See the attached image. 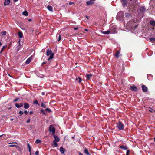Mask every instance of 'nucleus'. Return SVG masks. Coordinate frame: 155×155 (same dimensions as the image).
<instances>
[{
    "label": "nucleus",
    "mask_w": 155,
    "mask_h": 155,
    "mask_svg": "<svg viewBox=\"0 0 155 155\" xmlns=\"http://www.w3.org/2000/svg\"><path fill=\"white\" fill-rule=\"evenodd\" d=\"M137 20L136 21L134 20H131L129 21L127 23V24L128 25H129L130 27L131 28H136L137 27L138 25L137 24H135V23H136L135 21H137Z\"/></svg>",
    "instance_id": "1"
},
{
    "label": "nucleus",
    "mask_w": 155,
    "mask_h": 155,
    "mask_svg": "<svg viewBox=\"0 0 155 155\" xmlns=\"http://www.w3.org/2000/svg\"><path fill=\"white\" fill-rule=\"evenodd\" d=\"M46 54L48 56L50 55L48 59V60L53 58L54 57V54H52V51L51 50L47 49L46 51Z\"/></svg>",
    "instance_id": "2"
},
{
    "label": "nucleus",
    "mask_w": 155,
    "mask_h": 155,
    "mask_svg": "<svg viewBox=\"0 0 155 155\" xmlns=\"http://www.w3.org/2000/svg\"><path fill=\"white\" fill-rule=\"evenodd\" d=\"M110 30L111 31V33H115L117 32L116 26L114 25H111L110 26Z\"/></svg>",
    "instance_id": "3"
},
{
    "label": "nucleus",
    "mask_w": 155,
    "mask_h": 155,
    "mask_svg": "<svg viewBox=\"0 0 155 155\" xmlns=\"http://www.w3.org/2000/svg\"><path fill=\"white\" fill-rule=\"evenodd\" d=\"M117 126L118 129L120 130H123L124 129V124L120 122H119L117 124Z\"/></svg>",
    "instance_id": "4"
},
{
    "label": "nucleus",
    "mask_w": 155,
    "mask_h": 155,
    "mask_svg": "<svg viewBox=\"0 0 155 155\" xmlns=\"http://www.w3.org/2000/svg\"><path fill=\"white\" fill-rule=\"evenodd\" d=\"M124 16V14L122 11H120L118 12L117 15V17L118 18H122Z\"/></svg>",
    "instance_id": "5"
},
{
    "label": "nucleus",
    "mask_w": 155,
    "mask_h": 155,
    "mask_svg": "<svg viewBox=\"0 0 155 155\" xmlns=\"http://www.w3.org/2000/svg\"><path fill=\"white\" fill-rule=\"evenodd\" d=\"M49 130L52 132L53 135H54L55 134V129L53 127V126L52 125H50Z\"/></svg>",
    "instance_id": "6"
},
{
    "label": "nucleus",
    "mask_w": 155,
    "mask_h": 155,
    "mask_svg": "<svg viewBox=\"0 0 155 155\" xmlns=\"http://www.w3.org/2000/svg\"><path fill=\"white\" fill-rule=\"evenodd\" d=\"M144 10H138L137 12L138 13V16L140 18H141L143 17V11Z\"/></svg>",
    "instance_id": "7"
},
{
    "label": "nucleus",
    "mask_w": 155,
    "mask_h": 155,
    "mask_svg": "<svg viewBox=\"0 0 155 155\" xmlns=\"http://www.w3.org/2000/svg\"><path fill=\"white\" fill-rule=\"evenodd\" d=\"M142 90L143 92H146L148 91V88L145 85H143V84H141Z\"/></svg>",
    "instance_id": "8"
},
{
    "label": "nucleus",
    "mask_w": 155,
    "mask_h": 155,
    "mask_svg": "<svg viewBox=\"0 0 155 155\" xmlns=\"http://www.w3.org/2000/svg\"><path fill=\"white\" fill-rule=\"evenodd\" d=\"M130 89L132 91L135 92L137 91V88L135 86H130Z\"/></svg>",
    "instance_id": "9"
},
{
    "label": "nucleus",
    "mask_w": 155,
    "mask_h": 155,
    "mask_svg": "<svg viewBox=\"0 0 155 155\" xmlns=\"http://www.w3.org/2000/svg\"><path fill=\"white\" fill-rule=\"evenodd\" d=\"M23 104L22 103L19 104L16 103L15 104V106L18 108H19L20 107H21L23 106Z\"/></svg>",
    "instance_id": "10"
},
{
    "label": "nucleus",
    "mask_w": 155,
    "mask_h": 155,
    "mask_svg": "<svg viewBox=\"0 0 155 155\" xmlns=\"http://www.w3.org/2000/svg\"><path fill=\"white\" fill-rule=\"evenodd\" d=\"M123 6H126L127 4V1L126 0H120Z\"/></svg>",
    "instance_id": "11"
},
{
    "label": "nucleus",
    "mask_w": 155,
    "mask_h": 155,
    "mask_svg": "<svg viewBox=\"0 0 155 155\" xmlns=\"http://www.w3.org/2000/svg\"><path fill=\"white\" fill-rule=\"evenodd\" d=\"M95 0H90V1H88L86 2V3L87 5H91L94 3V1Z\"/></svg>",
    "instance_id": "12"
},
{
    "label": "nucleus",
    "mask_w": 155,
    "mask_h": 155,
    "mask_svg": "<svg viewBox=\"0 0 155 155\" xmlns=\"http://www.w3.org/2000/svg\"><path fill=\"white\" fill-rule=\"evenodd\" d=\"M24 108L26 109L30 107L29 104L27 103H25L24 104Z\"/></svg>",
    "instance_id": "13"
},
{
    "label": "nucleus",
    "mask_w": 155,
    "mask_h": 155,
    "mask_svg": "<svg viewBox=\"0 0 155 155\" xmlns=\"http://www.w3.org/2000/svg\"><path fill=\"white\" fill-rule=\"evenodd\" d=\"M31 56L28 58L26 60L25 63L26 64H29L31 61Z\"/></svg>",
    "instance_id": "14"
},
{
    "label": "nucleus",
    "mask_w": 155,
    "mask_h": 155,
    "mask_svg": "<svg viewBox=\"0 0 155 155\" xmlns=\"http://www.w3.org/2000/svg\"><path fill=\"white\" fill-rule=\"evenodd\" d=\"M60 151L62 154L64 153L66 150L64 149L62 147H61L60 149Z\"/></svg>",
    "instance_id": "15"
},
{
    "label": "nucleus",
    "mask_w": 155,
    "mask_h": 155,
    "mask_svg": "<svg viewBox=\"0 0 155 155\" xmlns=\"http://www.w3.org/2000/svg\"><path fill=\"white\" fill-rule=\"evenodd\" d=\"M154 2H155V0H151L150 3V5L151 6H152V8H151L150 9H153V8H154V6L153 5V3Z\"/></svg>",
    "instance_id": "16"
},
{
    "label": "nucleus",
    "mask_w": 155,
    "mask_h": 155,
    "mask_svg": "<svg viewBox=\"0 0 155 155\" xmlns=\"http://www.w3.org/2000/svg\"><path fill=\"white\" fill-rule=\"evenodd\" d=\"M10 0H5L4 2V4L5 5H7L10 3Z\"/></svg>",
    "instance_id": "17"
},
{
    "label": "nucleus",
    "mask_w": 155,
    "mask_h": 155,
    "mask_svg": "<svg viewBox=\"0 0 155 155\" xmlns=\"http://www.w3.org/2000/svg\"><path fill=\"white\" fill-rule=\"evenodd\" d=\"M120 53V51L118 50H117L116 51L115 54V56L117 58H118L119 57V54Z\"/></svg>",
    "instance_id": "18"
},
{
    "label": "nucleus",
    "mask_w": 155,
    "mask_h": 155,
    "mask_svg": "<svg viewBox=\"0 0 155 155\" xmlns=\"http://www.w3.org/2000/svg\"><path fill=\"white\" fill-rule=\"evenodd\" d=\"M23 36V34L21 31H19L18 33V36L20 38H22Z\"/></svg>",
    "instance_id": "19"
},
{
    "label": "nucleus",
    "mask_w": 155,
    "mask_h": 155,
    "mask_svg": "<svg viewBox=\"0 0 155 155\" xmlns=\"http://www.w3.org/2000/svg\"><path fill=\"white\" fill-rule=\"evenodd\" d=\"M54 137L56 142H58L59 141L60 139L58 136L54 134Z\"/></svg>",
    "instance_id": "20"
},
{
    "label": "nucleus",
    "mask_w": 155,
    "mask_h": 155,
    "mask_svg": "<svg viewBox=\"0 0 155 155\" xmlns=\"http://www.w3.org/2000/svg\"><path fill=\"white\" fill-rule=\"evenodd\" d=\"M119 148L124 150H127L128 149V147H127L124 145L120 146Z\"/></svg>",
    "instance_id": "21"
},
{
    "label": "nucleus",
    "mask_w": 155,
    "mask_h": 155,
    "mask_svg": "<svg viewBox=\"0 0 155 155\" xmlns=\"http://www.w3.org/2000/svg\"><path fill=\"white\" fill-rule=\"evenodd\" d=\"M150 24L153 26H155V21L154 20H151L150 22Z\"/></svg>",
    "instance_id": "22"
},
{
    "label": "nucleus",
    "mask_w": 155,
    "mask_h": 155,
    "mask_svg": "<svg viewBox=\"0 0 155 155\" xmlns=\"http://www.w3.org/2000/svg\"><path fill=\"white\" fill-rule=\"evenodd\" d=\"M53 142V144H52V146L53 147H57L58 146V144L55 140H54Z\"/></svg>",
    "instance_id": "23"
},
{
    "label": "nucleus",
    "mask_w": 155,
    "mask_h": 155,
    "mask_svg": "<svg viewBox=\"0 0 155 155\" xmlns=\"http://www.w3.org/2000/svg\"><path fill=\"white\" fill-rule=\"evenodd\" d=\"M103 33L105 34H108L110 33H111V31L110 30H107L103 32Z\"/></svg>",
    "instance_id": "24"
},
{
    "label": "nucleus",
    "mask_w": 155,
    "mask_h": 155,
    "mask_svg": "<svg viewBox=\"0 0 155 155\" xmlns=\"http://www.w3.org/2000/svg\"><path fill=\"white\" fill-rule=\"evenodd\" d=\"M27 148L28 149L29 151L30 152V155L31 154V147L30 145V144L29 143H28L27 144Z\"/></svg>",
    "instance_id": "25"
},
{
    "label": "nucleus",
    "mask_w": 155,
    "mask_h": 155,
    "mask_svg": "<svg viewBox=\"0 0 155 155\" xmlns=\"http://www.w3.org/2000/svg\"><path fill=\"white\" fill-rule=\"evenodd\" d=\"M84 153L87 155H90V153L88 152V150L87 148H85L84 150Z\"/></svg>",
    "instance_id": "26"
},
{
    "label": "nucleus",
    "mask_w": 155,
    "mask_h": 155,
    "mask_svg": "<svg viewBox=\"0 0 155 155\" xmlns=\"http://www.w3.org/2000/svg\"><path fill=\"white\" fill-rule=\"evenodd\" d=\"M23 15L25 16H27L28 15V13L26 10H25L22 13Z\"/></svg>",
    "instance_id": "27"
},
{
    "label": "nucleus",
    "mask_w": 155,
    "mask_h": 155,
    "mask_svg": "<svg viewBox=\"0 0 155 155\" xmlns=\"http://www.w3.org/2000/svg\"><path fill=\"white\" fill-rule=\"evenodd\" d=\"M125 16L127 18H128L130 17L131 16V15L129 13H126L125 14Z\"/></svg>",
    "instance_id": "28"
},
{
    "label": "nucleus",
    "mask_w": 155,
    "mask_h": 155,
    "mask_svg": "<svg viewBox=\"0 0 155 155\" xmlns=\"http://www.w3.org/2000/svg\"><path fill=\"white\" fill-rule=\"evenodd\" d=\"M92 76L91 74H86V78L87 79H90V77Z\"/></svg>",
    "instance_id": "29"
},
{
    "label": "nucleus",
    "mask_w": 155,
    "mask_h": 155,
    "mask_svg": "<svg viewBox=\"0 0 155 155\" xmlns=\"http://www.w3.org/2000/svg\"><path fill=\"white\" fill-rule=\"evenodd\" d=\"M2 36L5 35L6 34V32L5 31H2L1 32Z\"/></svg>",
    "instance_id": "30"
},
{
    "label": "nucleus",
    "mask_w": 155,
    "mask_h": 155,
    "mask_svg": "<svg viewBox=\"0 0 155 155\" xmlns=\"http://www.w3.org/2000/svg\"><path fill=\"white\" fill-rule=\"evenodd\" d=\"M76 80H78V82L80 83L81 81V78L79 77L78 78H76L75 79Z\"/></svg>",
    "instance_id": "31"
},
{
    "label": "nucleus",
    "mask_w": 155,
    "mask_h": 155,
    "mask_svg": "<svg viewBox=\"0 0 155 155\" xmlns=\"http://www.w3.org/2000/svg\"><path fill=\"white\" fill-rule=\"evenodd\" d=\"M7 45H5L2 47V48L1 51L0 52V54H1L2 51H3L4 49L6 47Z\"/></svg>",
    "instance_id": "32"
},
{
    "label": "nucleus",
    "mask_w": 155,
    "mask_h": 155,
    "mask_svg": "<svg viewBox=\"0 0 155 155\" xmlns=\"http://www.w3.org/2000/svg\"><path fill=\"white\" fill-rule=\"evenodd\" d=\"M41 106L42 107H43L44 108H46V105H45V104L43 102L41 103Z\"/></svg>",
    "instance_id": "33"
},
{
    "label": "nucleus",
    "mask_w": 155,
    "mask_h": 155,
    "mask_svg": "<svg viewBox=\"0 0 155 155\" xmlns=\"http://www.w3.org/2000/svg\"><path fill=\"white\" fill-rule=\"evenodd\" d=\"M58 35V41L61 40V35H59V34H57L56 35V37H57V36Z\"/></svg>",
    "instance_id": "34"
},
{
    "label": "nucleus",
    "mask_w": 155,
    "mask_h": 155,
    "mask_svg": "<svg viewBox=\"0 0 155 155\" xmlns=\"http://www.w3.org/2000/svg\"><path fill=\"white\" fill-rule=\"evenodd\" d=\"M41 142V141L39 139H37L36 140L35 143L37 144H38Z\"/></svg>",
    "instance_id": "35"
},
{
    "label": "nucleus",
    "mask_w": 155,
    "mask_h": 155,
    "mask_svg": "<svg viewBox=\"0 0 155 155\" xmlns=\"http://www.w3.org/2000/svg\"><path fill=\"white\" fill-rule=\"evenodd\" d=\"M152 42H153V41H155V38H153V37H151L149 39Z\"/></svg>",
    "instance_id": "36"
},
{
    "label": "nucleus",
    "mask_w": 155,
    "mask_h": 155,
    "mask_svg": "<svg viewBox=\"0 0 155 155\" xmlns=\"http://www.w3.org/2000/svg\"><path fill=\"white\" fill-rule=\"evenodd\" d=\"M47 8L48 10H52V7L50 5L48 6Z\"/></svg>",
    "instance_id": "37"
},
{
    "label": "nucleus",
    "mask_w": 155,
    "mask_h": 155,
    "mask_svg": "<svg viewBox=\"0 0 155 155\" xmlns=\"http://www.w3.org/2000/svg\"><path fill=\"white\" fill-rule=\"evenodd\" d=\"M146 8H145V7L144 6H141L139 8V10H145Z\"/></svg>",
    "instance_id": "38"
},
{
    "label": "nucleus",
    "mask_w": 155,
    "mask_h": 155,
    "mask_svg": "<svg viewBox=\"0 0 155 155\" xmlns=\"http://www.w3.org/2000/svg\"><path fill=\"white\" fill-rule=\"evenodd\" d=\"M33 104H36L38 105H39V104L38 103V101L37 100H35L34 101Z\"/></svg>",
    "instance_id": "39"
},
{
    "label": "nucleus",
    "mask_w": 155,
    "mask_h": 155,
    "mask_svg": "<svg viewBox=\"0 0 155 155\" xmlns=\"http://www.w3.org/2000/svg\"><path fill=\"white\" fill-rule=\"evenodd\" d=\"M45 111H48L49 112H50L51 111V110L49 108H47L45 109Z\"/></svg>",
    "instance_id": "40"
},
{
    "label": "nucleus",
    "mask_w": 155,
    "mask_h": 155,
    "mask_svg": "<svg viewBox=\"0 0 155 155\" xmlns=\"http://www.w3.org/2000/svg\"><path fill=\"white\" fill-rule=\"evenodd\" d=\"M24 113V112L23 111H20L19 112V114H20V116H21Z\"/></svg>",
    "instance_id": "41"
},
{
    "label": "nucleus",
    "mask_w": 155,
    "mask_h": 155,
    "mask_svg": "<svg viewBox=\"0 0 155 155\" xmlns=\"http://www.w3.org/2000/svg\"><path fill=\"white\" fill-rule=\"evenodd\" d=\"M130 150H127L126 152V155H129V153L130 152Z\"/></svg>",
    "instance_id": "42"
},
{
    "label": "nucleus",
    "mask_w": 155,
    "mask_h": 155,
    "mask_svg": "<svg viewBox=\"0 0 155 155\" xmlns=\"http://www.w3.org/2000/svg\"><path fill=\"white\" fill-rule=\"evenodd\" d=\"M30 119H28L27 121H26V123H30Z\"/></svg>",
    "instance_id": "43"
},
{
    "label": "nucleus",
    "mask_w": 155,
    "mask_h": 155,
    "mask_svg": "<svg viewBox=\"0 0 155 155\" xmlns=\"http://www.w3.org/2000/svg\"><path fill=\"white\" fill-rule=\"evenodd\" d=\"M9 147H17V146H16V145H9Z\"/></svg>",
    "instance_id": "44"
},
{
    "label": "nucleus",
    "mask_w": 155,
    "mask_h": 155,
    "mask_svg": "<svg viewBox=\"0 0 155 155\" xmlns=\"http://www.w3.org/2000/svg\"><path fill=\"white\" fill-rule=\"evenodd\" d=\"M38 153H39V151L38 150H37V151H36L35 153V154L36 155H39L38 154Z\"/></svg>",
    "instance_id": "45"
},
{
    "label": "nucleus",
    "mask_w": 155,
    "mask_h": 155,
    "mask_svg": "<svg viewBox=\"0 0 155 155\" xmlns=\"http://www.w3.org/2000/svg\"><path fill=\"white\" fill-rule=\"evenodd\" d=\"M24 113L25 114V115H26L28 114V112L27 110H25L24 111Z\"/></svg>",
    "instance_id": "46"
},
{
    "label": "nucleus",
    "mask_w": 155,
    "mask_h": 155,
    "mask_svg": "<svg viewBox=\"0 0 155 155\" xmlns=\"http://www.w3.org/2000/svg\"><path fill=\"white\" fill-rule=\"evenodd\" d=\"M19 99V98H17V99H15L13 101H14V102H16L17 101H18Z\"/></svg>",
    "instance_id": "47"
},
{
    "label": "nucleus",
    "mask_w": 155,
    "mask_h": 155,
    "mask_svg": "<svg viewBox=\"0 0 155 155\" xmlns=\"http://www.w3.org/2000/svg\"><path fill=\"white\" fill-rule=\"evenodd\" d=\"M74 3L73 2H69V5H72Z\"/></svg>",
    "instance_id": "48"
},
{
    "label": "nucleus",
    "mask_w": 155,
    "mask_h": 155,
    "mask_svg": "<svg viewBox=\"0 0 155 155\" xmlns=\"http://www.w3.org/2000/svg\"><path fill=\"white\" fill-rule=\"evenodd\" d=\"M46 63H47V62H43V63H42V64H42V65H43L44 64H46Z\"/></svg>",
    "instance_id": "49"
},
{
    "label": "nucleus",
    "mask_w": 155,
    "mask_h": 155,
    "mask_svg": "<svg viewBox=\"0 0 155 155\" xmlns=\"http://www.w3.org/2000/svg\"><path fill=\"white\" fill-rule=\"evenodd\" d=\"M78 27H75L74 28V29L75 30H77L78 29Z\"/></svg>",
    "instance_id": "50"
},
{
    "label": "nucleus",
    "mask_w": 155,
    "mask_h": 155,
    "mask_svg": "<svg viewBox=\"0 0 155 155\" xmlns=\"http://www.w3.org/2000/svg\"><path fill=\"white\" fill-rule=\"evenodd\" d=\"M29 113L31 114H32L33 113V111H30V112H29Z\"/></svg>",
    "instance_id": "51"
},
{
    "label": "nucleus",
    "mask_w": 155,
    "mask_h": 155,
    "mask_svg": "<svg viewBox=\"0 0 155 155\" xmlns=\"http://www.w3.org/2000/svg\"><path fill=\"white\" fill-rule=\"evenodd\" d=\"M28 21L29 22H31L32 21V19H28Z\"/></svg>",
    "instance_id": "52"
},
{
    "label": "nucleus",
    "mask_w": 155,
    "mask_h": 155,
    "mask_svg": "<svg viewBox=\"0 0 155 155\" xmlns=\"http://www.w3.org/2000/svg\"><path fill=\"white\" fill-rule=\"evenodd\" d=\"M41 112L42 113H43V114H45L44 112V111L43 110H41Z\"/></svg>",
    "instance_id": "53"
},
{
    "label": "nucleus",
    "mask_w": 155,
    "mask_h": 155,
    "mask_svg": "<svg viewBox=\"0 0 155 155\" xmlns=\"http://www.w3.org/2000/svg\"><path fill=\"white\" fill-rule=\"evenodd\" d=\"M86 17L87 18V19H89V17L87 16H86Z\"/></svg>",
    "instance_id": "54"
},
{
    "label": "nucleus",
    "mask_w": 155,
    "mask_h": 155,
    "mask_svg": "<svg viewBox=\"0 0 155 155\" xmlns=\"http://www.w3.org/2000/svg\"><path fill=\"white\" fill-rule=\"evenodd\" d=\"M84 30L86 31H88V30L87 29H86Z\"/></svg>",
    "instance_id": "55"
},
{
    "label": "nucleus",
    "mask_w": 155,
    "mask_h": 155,
    "mask_svg": "<svg viewBox=\"0 0 155 155\" xmlns=\"http://www.w3.org/2000/svg\"><path fill=\"white\" fill-rule=\"evenodd\" d=\"M14 2H16L17 1H18V0H13Z\"/></svg>",
    "instance_id": "56"
},
{
    "label": "nucleus",
    "mask_w": 155,
    "mask_h": 155,
    "mask_svg": "<svg viewBox=\"0 0 155 155\" xmlns=\"http://www.w3.org/2000/svg\"><path fill=\"white\" fill-rule=\"evenodd\" d=\"M149 111L150 112H152V111L151 110H149Z\"/></svg>",
    "instance_id": "57"
},
{
    "label": "nucleus",
    "mask_w": 155,
    "mask_h": 155,
    "mask_svg": "<svg viewBox=\"0 0 155 155\" xmlns=\"http://www.w3.org/2000/svg\"><path fill=\"white\" fill-rule=\"evenodd\" d=\"M79 155H83L81 153H79Z\"/></svg>",
    "instance_id": "58"
},
{
    "label": "nucleus",
    "mask_w": 155,
    "mask_h": 155,
    "mask_svg": "<svg viewBox=\"0 0 155 155\" xmlns=\"http://www.w3.org/2000/svg\"><path fill=\"white\" fill-rule=\"evenodd\" d=\"M10 120H11V121H13V118H11V119H10Z\"/></svg>",
    "instance_id": "59"
},
{
    "label": "nucleus",
    "mask_w": 155,
    "mask_h": 155,
    "mask_svg": "<svg viewBox=\"0 0 155 155\" xmlns=\"http://www.w3.org/2000/svg\"><path fill=\"white\" fill-rule=\"evenodd\" d=\"M2 45V43L0 42V46Z\"/></svg>",
    "instance_id": "60"
},
{
    "label": "nucleus",
    "mask_w": 155,
    "mask_h": 155,
    "mask_svg": "<svg viewBox=\"0 0 155 155\" xmlns=\"http://www.w3.org/2000/svg\"><path fill=\"white\" fill-rule=\"evenodd\" d=\"M72 138L73 139H74V137H72Z\"/></svg>",
    "instance_id": "61"
},
{
    "label": "nucleus",
    "mask_w": 155,
    "mask_h": 155,
    "mask_svg": "<svg viewBox=\"0 0 155 155\" xmlns=\"http://www.w3.org/2000/svg\"><path fill=\"white\" fill-rule=\"evenodd\" d=\"M42 94L43 95H44V93H43H43H42Z\"/></svg>",
    "instance_id": "62"
},
{
    "label": "nucleus",
    "mask_w": 155,
    "mask_h": 155,
    "mask_svg": "<svg viewBox=\"0 0 155 155\" xmlns=\"http://www.w3.org/2000/svg\"><path fill=\"white\" fill-rule=\"evenodd\" d=\"M14 143L17 144V143L16 142H14V143Z\"/></svg>",
    "instance_id": "63"
},
{
    "label": "nucleus",
    "mask_w": 155,
    "mask_h": 155,
    "mask_svg": "<svg viewBox=\"0 0 155 155\" xmlns=\"http://www.w3.org/2000/svg\"><path fill=\"white\" fill-rule=\"evenodd\" d=\"M3 136V135H1V136H0V138L2 136Z\"/></svg>",
    "instance_id": "64"
}]
</instances>
